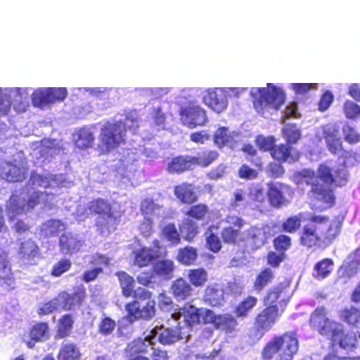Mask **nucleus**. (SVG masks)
<instances>
[{
	"label": "nucleus",
	"instance_id": "obj_40",
	"mask_svg": "<svg viewBox=\"0 0 360 360\" xmlns=\"http://www.w3.org/2000/svg\"><path fill=\"white\" fill-rule=\"evenodd\" d=\"M359 271V267L353 262L342 265L338 271L336 283H347V280L354 276Z\"/></svg>",
	"mask_w": 360,
	"mask_h": 360
},
{
	"label": "nucleus",
	"instance_id": "obj_29",
	"mask_svg": "<svg viewBox=\"0 0 360 360\" xmlns=\"http://www.w3.org/2000/svg\"><path fill=\"white\" fill-rule=\"evenodd\" d=\"M81 245V241L70 233H63L59 238L60 250L66 254L79 252Z\"/></svg>",
	"mask_w": 360,
	"mask_h": 360
},
{
	"label": "nucleus",
	"instance_id": "obj_19",
	"mask_svg": "<svg viewBox=\"0 0 360 360\" xmlns=\"http://www.w3.org/2000/svg\"><path fill=\"white\" fill-rule=\"evenodd\" d=\"M192 156L179 155L173 158L168 163L167 170L170 174H180L193 169Z\"/></svg>",
	"mask_w": 360,
	"mask_h": 360
},
{
	"label": "nucleus",
	"instance_id": "obj_30",
	"mask_svg": "<svg viewBox=\"0 0 360 360\" xmlns=\"http://www.w3.org/2000/svg\"><path fill=\"white\" fill-rule=\"evenodd\" d=\"M74 318L70 314L63 315L58 321L56 335L59 338H65L71 335L74 327Z\"/></svg>",
	"mask_w": 360,
	"mask_h": 360
},
{
	"label": "nucleus",
	"instance_id": "obj_53",
	"mask_svg": "<svg viewBox=\"0 0 360 360\" xmlns=\"http://www.w3.org/2000/svg\"><path fill=\"white\" fill-rule=\"evenodd\" d=\"M49 193L47 192L35 191L30 195L27 201L28 209H34L40 203L46 204Z\"/></svg>",
	"mask_w": 360,
	"mask_h": 360
},
{
	"label": "nucleus",
	"instance_id": "obj_24",
	"mask_svg": "<svg viewBox=\"0 0 360 360\" xmlns=\"http://www.w3.org/2000/svg\"><path fill=\"white\" fill-rule=\"evenodd\" d=\"M335 263L331 258H323L317 262L313 267L312 276L316 280H323L333 271Z\"/></svg>",
	"mask_w": 360,
	"mask_h": 360
},
{
	"label": "nucleus",
	"instance_id": "obj_21",
	"mask_svg": "<svg viewBox=\"0 0 360 360\" xmlns=\"http://www.w3.org/2000/svg\"><path fill=\"white\" fill-rule=\"evenodd\" d=\"M238 321L231 314H217L215 329L219 330L226 334H231L237 330Z\"/></svg>",
	"mask_w": 360,
	"mask_h": 360
},
{
	"label": "nucleus",
	"instance_id": "obj_18",
	"mask_svg": "<svg viewBox=\"0 0 360 360\" xmlns=\"http://www.w3.org/2000/svg\"><path fill=\"white\" fill-rule=\"evenodd\" d=\"M160 236L171 246H177L181 243L182 236L180 230L174 222L164 225L160 229Z\"/></svg>",
	"mask_w": 360,
	"mask_h": 360
},
{
	"label": "nucleus",
	"instance_id": "obj_9",
	"mask_svg": "<svg viewBox=\"0 0 360 360\" xmlns=\"http://www.w3.org/2000/svg\"><path fill=\"white\" fill-rule=\"evenodd\" d=\"M134 300L126 304L127 314L134 319L148 320L155 313V302L150 298L151 294H134Z\"/></svg>",
	"mask_w": 360,
	"mask_h": 360
},
{
	"label": "nucleus",
	"instance_id": "obj_13",
	"mask_svg": "<svg viewBox=\"0 0 360 360\" xmlns=\"http://www.w3.org/2000/svg\"><path fill=\"white\" fill-rule=\"evenodd\" d=\"M323 138L328 151L335 155L341 154V158L344 160L349 159L353 156L352 151L345 150L343 148L342 142L340 137L337 136L334 131L325 130L323 131Z\"/></svg>",
	"mask_w": 360,
	"mask_h": 360
},
{
	"label": "nucleus",
	"instance_id": "obj_20",
	"mask_svg": "<svg viewBox=\"0 0 360 360\" xmlns=\"http://www.w3.org/2000/svg\"><path fill=\"white\" fill-rule=\"evenodd\" d=\"M159 257L151 248L143 247L134 252V263L140 268L146 267Z\"/></svg>",
	"mask_w": 360,
	"mask_h": 360
},
{
	"label": "nucleus",
	"instance_id": "obj_62",
	"mask_svg": "<svg viewBox=\"0 0 360 360\" xmlns=\"http://www.w3.org/2000/svg\"><path fill=\"white\" fill-rule=\"evenodd\" d=\"M171 289L172 292H190L192 290L191 284L181 277L172 282Z\"/></svg>",
	"mask_w": 360,
	"mask_h": 360
},
{
	"label": "nucleus",
	"instance_id": "obj_16",
	"mask_svg": "<svg viewBox=\"0 0 360 360\" xmlns=\"http://www.w3.org/2000/svg\"><path fill=\"white\" fill-rule=\"evenodd\" d=\"M174 195L183 204L192 205L198 200L195 186L187 181L175 186L174 187Z\"/></svg>",
	"mask_w": 360,
	"mask_h": 360
},
{
	"label": "nucleus",
	"instance_id": "obj_34",
	"mask_svg": "<svg viewBox=\"0 0 360 360\" xmlns=\"http://www.w3.org/2000/svg\"><path fill=\"white\" fill-rule=\"evenodd\" d=\"M241 151L245 154V159L256 169L261 170L263 167V161L259 156L257 149L250 143H246L241 148Z\"/></svg>",
	"mask_w": 360,
	"mask_h": 360
},
{
	"label": "nucleus",
	"instance_id": "obj_47",
	"mask_svg": "<svg viewBox=\"0 0 360 360\" xmlns=\"http://www.w3.org/2000/svg\"><path fill=\"white\" fill-rule=\"evenodd\" d=\"M272 243L276 252L285 254L292 247V238L288 235L279 234L274 238Z\"/></svg>",
	"mask_w": 360,
	"mask_h": 360
},
{
	"label": "nucleus",
	"instance_id": "obj_14",
	"mask_svg": "<svg viewBox=\"0 0 360 360\" xmlns=\"http://www.w3.org/2000/svg\"><path fill=\"white\" fill-rule=\"evenodd\" d=\"M88 209L91 214L100 215L107 219L116 221L120 216L115 214L111 203L103 198L93 199L88 204Z\"/></svg>",
	"mask_w": 360,
	"mask_h": 360
},
{
	"label": "nucleus",
	"instance_id": "obj_22",
	"mask_svg": "<svg viewBox=\"0 0 360 360\" xmlns=\"http://www.w3.org/2000/svg\"><path fill=\"white\" fill-rule=\"evenodd\" d=\"M198 257V249L195 247L186 245L177 250L176 261L186 266L195 264Z\"/></svg>",
	"mask_w": 360,
	"mask_h": 360
},
{
	"label": "nucleus",
	"instance_id": "obj_60",
	"mask_svg": "<svg viewBox=\"0 0 360 360\" xmlns=\"http://www.w3.org/2000/svg\"><path fill=\"white\" fill-rule=\"evenodd\" d=\"M238 176L245 180L255 179L257 178L258 172L247 164H243L238 170Z\"/></svg>",
	"mask_w": 360,
	"mask_h": 360
},
{
	"label": "nucleus",
	"instance_id": "obj_59",
	"mask_svg": "<svg viewBox=\"0 0 360 360\" xmlns=\"http://www.w3.org/2000/svg\"><path fill=\"white\" fill-rule=\"evenodd\" d=\"M160 208V206L155 203L154 200L151 198H145L140 204L141 212L145 216L153 214L155 212Z\"/></svg>",
	"mask_w": 360,
	"mask_h": 360
},
{
	"label": "nucleus",
	"instance_id": "obj_38",
	"mask_svg": "<svg viewBox=\"0 0 360 360\" xmlns=\"http://www.w3.org/2000/svg\"><path fill=\"white\" fill-rule=\"evenodd\" d=\"M274 278V271L270 268H264L255 278L253 288L256 291H261L270 283Z\"/></svg>",
	"mask_w": 360,
	"mask_h": 360
},
{
	"label": "nucleus",
	"instance_id": "obj_17",
	"mask_svg": "<svg viewBox=\"0 0 360 360\" xmlns=\"http://www.w3.org/2000/svg\"><path fill=\"white\" fill-rule=\"evenodd\" d=\"M49 324L46 322H38L30 329L29 340L25 342L27 347L32 349L36 342H42L49 338Z\"/></svg>",
	"mask_w": 360,
	"mask_h": 360
},
{
	"label": "nucleus",
	"instance_id": "obj_35",
	"mask_svg": "<svg viewBox=\"0 0 360 360\" xmlns=\"http://www.w3.org/2000/svg\"><path fill=\"white\" fill-rule=\"evenodd\" d=\"M201 309L193 305L183 308L184 320L186 326L193 327L201 323Z\"/></svg>",
	"mask_w": 360,
	"mask_h": 360
},
{
	"label": "nucleus",
	"instance_id": "obj_52",
	"mask_svg": "<svg viewBox=\"0 0 360 360\" xmlns=\"http://www.w3.org/2000/svg\"><path fill=\"white\" fill-rule=\"evenodd\" d=\"M50 103H60L68 96V90L65 87H49L47 88Z\"/></svg>",
	"mask_w": 360,
	"mask_h": 360
},
{
	"label": "nucleus",
	"instance_id": "obj_51",
	"mask_svg": "<svg viewBox=\"0 0 360 360\" xmlns=\"http://www.w3.org/2000/svg\"><path fill=\"white\" fill-rule=\"evenodd\" d=\"M342 131L344 139L348 143L353 145L356 144L360 141V134L350 124H344Z\"/></svg>",
	"mask_w": 360,
	"mask_h": 360
},
{
	"label": "nucleus",
	"instance_id": "obj_64",
	"mask_svg": "<svg viewBox=\"0 0 360 360\" xmlns=\"http://www.w3.org/2000/svg\"><path fill=\"white\" fill-rule=\"evenodd\" d=\"M291 89L296 94L303 95L311 90L316 89L318 84L316 83H292L290 85Z\"/></svg>",
	"mask_w": 360,
	"mask_h": 360
},
{
	"label": "nucleus",
	"instance_id": "obj_41",
	"mask_svg": "<svg viewBox=\"0 0 360 360\" xmlns=\"http://www.w3.org/2000/svg\"><path fill=\"white\" fill-rule=\"evenodd\" d=\"M302 213L287 217L281 224L282 231L288 233H295L302 228Z\"/></svg>",
	"mask_w": 360,
	"mask_h": 360
},
{
	"label": "nucleus",
	"instance_id": "obj_11",
	"mask_svg": "<svg viewBox=\"0 0 360 360\" xmlns=\"http://www.w3.org/2000/svg\"><path fill=\"white\" fill-rule=\"evenodd\" d=\"M267 187L266 195L271 207L280 208L288 202L285 193H292L290 186L281 182H271Z\"/></svg>",
	"mask_w": 360,
	"mask_h": 360
},
{
	"label": "nucleus",
	"instance_id": "obj_8",
	"mask_svg": "<svg viewBox=\"0 0 360 360\" xmlns=\"http://www.w3.org/2000/svg\"><path fill=\"white\" fill-rule=\"evenodd\" d=\"M278 319L276 311L271 308L263 309L255 318L253 326L248 333L249 341L255 344L260 340Z\"/></svg>",
	"mask_w": 360,
	"mask_h": 360
},
{
	"label": "nucleus",
	"instance_id": "obj_2",
	"mask_svg": "<svg viewBox=\"0 0 360 360\" xmlns=\"http://www.w3.org/2000/svg\"><path fill=\"white\" fill-rule=\"evenodd\" d=\"M305 184L311 186L309 194L311 197L324 205L323 210L333 207L336 198L333 189L345 186L347 181V171L342 168L333 169L326 163L319 165L316 175L314 172L308 175Z\"/></svg>",
	"mask_w": 360,
	"mask_h": 360
},
{
	"label": "nucleus",
	"instance_id": "obj_31",
	"mask_svg": "<svg viewBox=\"0 0 360 360\" xmlns=\"http://www.w3.org/2000/svg\"><path fill=\"white\" fill-rule=\"evenodd\" d=\"M149 344L142 338L134 339L127 344L125 352L129 358L140 356L141 354H146L148 351Z\"/></svg>",
	"mask_w": 360,
	"mask_h": 360
},
{
	"label": "nucleus",
	"instance_id": "obj_33",
	"mask_svg": "<svg viewBox=\"0 0 360 360\" xmlns=\"http://www.w3.org/2000/svg\"><path fill=\"white\" fill-rule=\"evenodd\" d=\"M81 356L79 348L75 343L62 345L58 353V360H79Z\"/></svg>",
	"mask_w": 360,
	"mask_h": 360
},
{
	"label": "nucleus",
	"instance_id": "obj_28",
	"mask_svg": "<svg viewBox=\"0 0 360 360\" xmlns=\"http://www.w3.org/2000/svg\"><path fill=\"white\" fill-rule=\"evenodd\" d=\"M288 299H286L282 294H266L264 299L266 308H271L276 311L277 316H280L288 303Z\"/></svg>",
	"mask_w": 360,
	"mask_h": 360
},
{
	"label": "nucleus",
	"instance_id": "obj_45",
	"mask_svg": "<svg viewBox=\"0 0 360 360\" xmlns=\"http://www.w3.org/2000/svg\"><path fill=\"white\" fill-rule=\"evenodd\" d=\"M94 136L88 129H81L78 132V138L76 141L77 146L80 149H87L93 146Z\"/></svg>",
	"mask_w": 360,
	"mask_h": 360
},
{
	"label": "nucleus",
	"instance_id": "obj_49",
	"mask_svg": "<svg viewBox=\"0 0 360 360\" xmlns=\"http://www.w3.org/2000/svg\"><path fill=\"white\" fill-rule=\"evenodd\" d=\"M231 139V136L229 134L228 128L221 127L214 132L213 140L214 144L219 148H223L228 144Z\"/></svg>",
	"mask_w": 360,
	"mask_h": 360
},
{
	"label": "nucleus",
	"instance_id": "obj_50",
	"mask_svg": "<svg viewBox=\"0 0 360 360\" xmlns=\"http://www.w3.org/2000/svg\"><path fill=\"white\" fill-rule=\"evenodd\" d=\"M345 349H351L356 347L357 339L355 335L346 333L343 328L342 334L335 340V344Z\"/></svg>",
	"mask_w": 360,
	"mask_h": 360
},
{
	"label": "nucleus",
	"instance_id": "obj_5",
	"mask_svg": "<svg viewBox=\"0 0 360 360\" xmlns=\"http://www.w3.org/2000/svg\"><path fill=\"white\" fill-rule=\"evenodd\" d=\"M251 95L255 109L262 115L269 109L278 110L285 100L284 91L272 83H268L266 87L255 88Z\"/></svg>",
	"mask_w": 360,
	"mask_h": 360
},
{
	"label": "nucleus",
	"instance_id": "obj_61",
	"mask_svg": "<svg viewBox=\"0 0 360 360\" xmlns=\"http://www.w3.org/2000/svg\"><path fill=\"white\" fill-rule=\"evenodd\" d=\"M115 326L116 323L114 320L110 317H105L98 325V331L102 335H108L114 331Z\"/></svg>",
	"mask_w": 360,
	"mask_h": 360
},
{
	"label": "nucleus",
	"instance_id": "obj_48",
	"mask_svg": "<svg viewBox=\"0 0 360 360\" xmlns=\"http://www.w3.org/2000/svg\"><path fill=\"white\" fill-rule=\"evenodd\" d=\"M283 134L289 145L295 144L301 138L300 130L295 124H288L284 127Z\"/></svg>",
	"mask_w": 360,
	"mask_h": 360
},
{
	"label": "nucleus",
	"instance_id": "obj_44",
	"mask_svg": "<svg viewBox=\"0 0 360 360\" xmlns=\"http://www.w3.org/2000/svg\"><path fill=\"white\" fill-rule=\"evenodd\" d=\"M27 176V169L11 165L6 173V179L9 182H22Z\"/></svg>",
	"mask_w": 360,
	"mask_h": 360
},
{
	"label": "nucleus",
	"instance_id": "obj_42",
	"mask_svg": "<svg viewBox=\"0 0 360 360\" xmlns=\"http://www.w3.org/2000/svg\"><path fill=\"white\" fill-rule=\"evenodd\" d=\"M122 292H136L135 290L136 282L134 278L124 271H119L116 272Z\"/></svg>",
	"mask_w": 360,
	"mask_h": 360
},
{
	"label": "nucleus",
	"instance_id": "obj_36",
	"mask_svg": "<svg viewBox=\"0 0 360 360\" xmlns=\"http://www.w3.org/2000/svg\"><path fill=\"white\" fill-rule=\"evenodd\" d=\"M187 276L191 284L196 288L204 286L208 280L207 271L202 267L189 269Z\"/></svg>",
	"mask_w": 360,
	"mask_h": 360
},
{
	"label": "nucleus",
	"instance_id": "obj_1",
	"mask_svg": "<svg viewBox=\"0 0 360 360\" xmlns=\"http://www.w3.org/2000/svg\"><path fill=\"white\" fill-rule=\"evenodd\" d=\"M343 221L340 216L310 214L298 233L299 245L307 250L330 246L340 235Z\"/></svg>",
	"mask_w": 360,
	"mask_h": 360
},
{
	"label": "nucleus",
	"instance_id": "obj_57",
	"mask_svg": "<svg viewBox=\"0 0 360 360\" xmlns=\"http://www.w3.org/2000/svg\"><path fill=\"white\" fill-rule=\"evenodd\" d=\"M67 296L65 297L63 302V308L64 310H71L76 306H79L84 297L82 294H66Z\"/></svg>",
	"mask_w": 360,
	"mask_h": 360
},
{
	"label": "nucleus",
	"instance_id": "obj_3",
	"mask_svg": "<svg viewBox=\"0 0 360 360\" xmlns=\"http://www.w3.org/2000/svg\"><path fill=\"white\" fill-rule=\"evenodd\" d=\"M224 221L228 224L221 231V238L225 244L236 245L248 239L251 240L255 245L259 246L264 245L266 242L267 238L265 231L256 226H252L246 229V236H245L244 232L241 229L247 222L238 215L229 214L225 217Z\"/></svg>",
	"mask_w": 360,
	"mask_h": 360
},
{
	"label": "nucleus",
	"instance_id": "obj_55",
	"mask_svg": "<svg viewBox=\"0 0 360 360\" xmlns=\"http://www.w3.org/2000/svg\"><path fill=\"white\" fill-rule=\"evenodd\" d=\"M71 266L72 262L69 259H62L53 264L51 270V275L54 277H59L63 274L69 271Z\"/></svg>",
	"mask_w": 360,
	"mask_h": 360
},
{
	"label": "nucleus",
	"instance_id": "obj_12",
	"mask_svg": "<svg viewBox=\"0 0 360 360\" xmlns=\"http://www.w3.org/2000/svg\"><path fill=\"white\" fill-rule=\"evenodd\" d=\"M271 156L279 163L295 162L300 159V153L288 143H280L274 145Z\"/></svg>",
	"mask_w": 360,
	"mask_h": 360
},
{
	"label": "nucleus",
	"instance_id": "obj_7",
	"mask_svg": "<svg viewBox=\"0 0 360 360\" xmlns=\"http://www.w3.org/2000/svg\"><path fill=\"white\" fill-rule=\"evenodd\" d=\"M309 325L321 335L330 340L333 345L343 333V326L339 322L327 318L326 309L323 307H317L311 313Z\"/></svg>",
	"mask_w": 360,
	"mask_h": 360
},
{
	"label": "nucleus",
	"instance_id": "obj_63",
	"mask_svg": "<svg viewBox=\"0 0 360 360\" xmlns=\"http://www.w3.org/2000/svg\"><path fill=\"white\" fill-rule=\"evenodd\" d=\"M206 245L209 250L214 253L219 252L221 248V241L219 236L214 233H210L206 238Z\"/></svg>",
	"mask_w": 360,
	"mask_h": 360
},
{
	"label": "nucleus",
	"instance_id": "obj_15",
	"mask_svg": "<svg viewBox=\"0 0 360 360\" xmlns=\"http://www.w3.org/2000/svg\"><path fill=\"white\" fill-rule=\"evenodd\" d=\"M203 101L217 113L223 112L228 105L226 96L218 89L208 90L203 97Z\"/></svg>",
	"mask_w": 360,
	"mask_h": 360
},
{
	"label": "nucleus",
	"instance_id": "obj_10",
	"mask_svg": "<svg viewBox=\"0 0 360 360\" xmlns=\"http://www.w3.org/2000/svg\"><path fill=\"white\" fill-rule=\"evenodd\" d=\"M179 115L184 124L190 128L203 126L207 121L205 110L198 105H188L181 108Z\"/></svg>",
	"mask_w": 360,
	"mask_h": 360
},
{
	"label": "nucleus",
	"instance_id": "obj_46",
	"mask_svg": "<svg viewBox=\"0 0 360 360\" xmlns=\"http://www.w3.org/2000/svg\"><path fill=\"white\" fill-rule=\"evenodd\" d=\"M31 100L35 107L44 108L51 105L47 88L34 91L31 96Z\"/></svg>",
	"mask_w": 360,
	"mask_h": 360
},
{
	"label": "nucleus",
	"instance_id": "obj_25",
	"mask_svg": "<svg viewBox=\"0 0 360 360\" xmlns=\"http://www.w3.org/2000/svg\"><path fill=\"white\" fill-rule=\"evenodd\" d=\"M18 255L21 259L28 262L33 261L39 255V248L32 239H27L20 243Z\"/></svg>",
	"mask_w": 360,
	"mask_h": 360
},
{
	"label": "nucleus",
	"instance_id": "obj_27",
	"mask_svg": "<svg viewBox=\"0 0 360 360\" xmlns=\"http://www.w3.org/2000/svg\"><path fill=\"white\" fill-rule=\"evenodd\" d=\"M152 269L155 274L168 280L174 276L175 264L172 259H162L155 262Z\"/></svg>",
	"mask_w": 360,
	"mask_h": 360
},
{
	"label": "nucleus",
	"instance_id": "obj_58",
	"mask_svg": "<svg viewBox=\"0 0 360 360\" xmlns=\"http://www.w3.org/2000/svg\"><path fill=\"white\" fill-rule=\"evenodd\" d=\"M285 258V254L276 251H270L266 255V263L272 268H278Z\"/></svg>",
	"mask_w": 360,
	"mask_h": 360
},
{
	"label": "nucleus",
	"instance_id": "obj_26",
	"mask_svg": "<svg viewBox=\"0 0 360 360\" xmlns=\"http://www.w3.org/2000/svg\"><path fill=\"white\" fill-rule=\"evenodd\" d=\"M210 214V209L205 203L192 204L185 212L189 219L194 221H202L206 220Z\"/></svg>",
	"mask_w": 360,
	"mask_h": 360
},
{
	"label": "nucleus",
	"instance_id": "obj_43",
	"mask_svg": "<svg viewBox=\"0 0 360 360\" xmlns=\"http://www.w3.org/2000/svg\"><path fill=\"white\" fill-rule=\"evenodd\" d=\"M257 299L256 297L248 296L235 308L234 312L236 317H246L249 311L257 304Z\"/></svg>",
	"mask_w": 360,
	"mask_h": 360
},
{
	"label": "nucleus",
	"instance_id": "obj_6",
	"mask_svg": "<svg viewBox=\"0 0 360 360\" xmlns=\"http://www.w3.org/2000/svg\"><path fill=\"white\" fill-rule=\"evenodd\" d=\"M126 127L122 121L106 122L101 128L98 148L103 154L125 143Z\"/></svg>",
	"mask_w": 360,
	"mask_h": 360
},
{
	"label": "nucleus",
	"instance_id": "obj_23",
	"mask_svg": "<svg viewBox=\"0 0 360 360\" xmlns=\"http://www.w3.org/2000/svg\"><path fill=\"white\" fill-rule=\"evenodd\" d=\"M181 332L179 326L165 328L160 326V334L158 340L162 345H170L181 339Z\"/></svg>",
	"mask_w": 360,
	"mask_h": 360
},
{
	"label": "nucleus",
	"instance_id": "obj_4",
	"mask_svg": "<svg viewBox=\"0 0 360 360\" xmlns=\"http://www.w3.org/2000/svg\"><path fill=\"white\" fill-rule=\"evenodd\" d=\"M299 349V341L296 334L288 331L274 336L262 351L264 360H271L275 356L276 360H292Z\"/></svg>",
	"mask_w": 360,
	"mask_h": 360
},
{
	"label": "nucleus",
	"instance_id": "obj_37",
	"mask_svg": "<svg viewBox=\"0 0 360 360\" xmlns=\"http://www.w3.org/2000/svg\"><path fill=\"white\" fill-rule=\"evenodd\" d=\"M180 231L184 233L182 238L187 242H192L199 233V226L195 221L185 219L179 227Z\"/></svg>",
	"mask_w": 360,
	"mask_h": 360
},
{
	"label": "nucleus",
	"instance_id": "obj_56",
	"mask_svg": "<svg viewBox=\"0 0 360 360\" xmlns=\"http://www.w3.org/2000/svg\"><path fill=\"white\" fill-rule=\"evenodd\" d=\"M345 117L349 120H356L360 116V106L351 101H346L343 105Z\"/></svg>",
	"mask_w": 360,
	"mask_h": 360
},
{
	"label": "nucleus",
	"instance_id": "obj_54",
	"mask_svg": "<svg viewBox=\"0 0 360 360\" xmlns=\"http://www.w3.org/2000/svg\"><path fill=\"white\" fill-rule=\"evenodd\" d=\"M155 273L153 271H146L139 274L136 280L137 282L146 288H154L155 285H158V283L155 281Z\"/></svg>",
	"mask_w": 360,
	"mask_h": 360
},
{
	"label": "nucleus",
	"instance_id": "obj_39",
	"mask_svg": "<svg viewBox=\"0 0 360 360\" xmlns=\"http://www.w3.org/2000/svg\"><path fill=\"white\" fill-rule=\"evenodd\" d=\"M340 319L348 325L357 326L360 323V310L351 307L342 309L339 313Z\"/></svg>",
	"mask_w": 360,
	"mask_h": 360
},
{
	"label": "nucleus",
	"instance_id": "obj_32",
	"mask_svg": "<svg viewBox=\"0 0 360 360\" xmlns=\"http://www.w3.org/2000/svg\"><path fill=\"white\" fill-rule=\"evenodd\" d=\"M219 156V154L217 150H204L198 153L197 156H192L193 166L207 167L217 160Z\"/></svg>",
	"mask_w": 360,
	"mask_h": 360
}]
</instances>
